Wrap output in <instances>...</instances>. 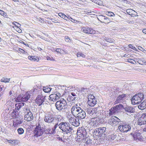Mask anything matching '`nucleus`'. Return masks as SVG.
Returning a JSON list of instances; mask_svg holds the SVG:
<instances>
[{
	"instance_id": "nucleus-37",
	"label": "nucleus",
	"mask_w": 146,
	"mask_h": 146,
	"mask_svg": "<svg viewBox=\"0 0 146 146\" xmlns=\"http://www.w3.org/2000/svg\"><path fill=\"white\" fill-rule=\"evenodd\" d=\"M95 124L96 126L100 124V123L101 122V121L99 118L95 117Z\"/></svg>"
},
{
	"instance_id": "nucleus-32",
	"label": "nucleus",
	"mask_w": 146,
	"mask_h": 146,
	"mask_svg": "<svg viewBox=\"0 0 146 146\" xmlns=\"http://www.w3.org/2000/svg\"><path fill=\"white\" fill-rule=\"evenodd\" d=\"M79 119L78 118H76L74 122L73 123L72 125L75 127L79 126L80 124Z\"/></svg>"
},
{
	"instance_id": "nucleus-7",
	"label": "nucleus",
	"mask_w": 146,
	"mask_h": 146,
	"mask_svg": "<svg viewBox=\"0 0 146 146\" xmlns=\"http://www.w3.org/2000/svg\"><path fill=\"white\" fill-rule=\"evenodd\" d=\"M25 115L24 119L27 121H31L33 119V114L29 108L26 107L24 110Z\"/></svg>"
},
{
	"instance_id": "nucleus-8",
	"label": "nucleus",
	"mask_w": 146,
	"mask_h": 146,
	"mask_svg": "<svg viewBox=\"0 0 146 146\" xmlns=\"http://www.w3.org/2000/svg\"><path fill=\"white\" fill-rule=\"evenodd\" d=\"M106 128L105 127H100L97 128L93 131V133H94V135L96 136L101 137H104L103 135H105L106 133Z\"/></svg>"
},
{
	"instance_id": "nucleus-5",
	"label": "nucleus",
	"mask_w": 146,
	"mask_h": 146,
	"mask_svg": "<svg viewBox=\"0 0 146 146\" xmlns=\"http://www.w3.org/2000/svg\"><path fill=\"white\" fill-rule=\"evenodd\" d=\"M144 99V95L142 93L135 94L131 99L132 103L133 104H138L140 103Z\"/></svg>"
},
{
	"instance_id": "nucleus-44",
	"label": "nucleus",
	"mask_w": 146,
	"mask_h": 146,
	"mask_svg": "<svg viewBox=\"0 0 146 146\" xmlns=\"http://www.w3.org/2000/svg\"><path fill=\"white\" fill-rule=\"evenodd\" d=\"M76 118L73 117H70L69 120L70 123L72 125L73 123H74L75 120H76Z\"/></svg>"
},
{
	"instance_id": "nucleus-39",
	"label": "nucleus",
	"mask_w": 146,
	"mask_h": 146,
	"mask_svg": "<svg viewBox=\"0 0 146 146\" xmlns=\"http://www.w3.org/2000/svg\"><path fill=\"white\" fill-rule=\"evenodd\" d=\"M17 131L19 135H22L24 133V130L23 128H19L17 129Z\"/></svg>"
},
{
	"instance_id": "nucleus-11",
	"label": "nucleus",
	"mask_w": 146,
	"mask_h": 146,
	"mask_svg": "<svg viewBox=\"0 0 146 146\" xmlns=\"http://www.w3.org/2000/svg\"><path fill=\"white\" fill-rule=\"evenodd\" d=\"M30 96L28 93L24 95H21L19 96L15 100L16 102H26L30 98Z\"/></svg>"
},
{
	"instance_id": "nucleus-51",
	"label": "nucleus",
	"mask_w": 146,
	"mask_h": 146,
	"mask_svg": "<svg viewBox=\"0 0 146 146\" xmlns=\"http://www.w3.org/2000/svg\"><path fill=\"white\" fill-rule=\"evenodd\" d=\"M116 137V136L115 135H111L110 141H112L113 140L114 141V139H115Z\"/></svg>"
},
{
	"instance_id": "nucleus-47",
	"label": "nucleus",
	"mask_w": 146,
	"mask_h": 146,
	"mask_svg": "<svg viewBox=\"0 0 146 146\" xmlns=\"http://www.w3.org/2000/svg\"><path fill=\"white\" fill-rule=\"evenodd\" d=\"M84 110L80 107H79V108H78V110L76 113V116H77L80 113L82 112Z\"/></svg>"
},
{
	"instance_id": "nucleus-52",
	"label": "nucleus",
	"mask_w": 146,
	"mask_h": 146,
	"mask_svg": "<svg viewBox=\"0 0 146 146\" xmlns=\"http://www.w3.org/2000/svg\"><path fill=\"white\" fill-rule=\"evenodd\" d=\"M94 2V3H96L97 4H99L100 3L99 1H100V0H90Z\"/></svg>"
},
{
	"instance_id": "nucleus-38",
	"label": "nucleus",
	"mask_w": 146,
	"mask_h": 146,
	"mask_svg": "<svg viewBox=\"0 0 146 146\" xmlns=\"http://www.w3.org/2000/svg\"><path fill=\"white\" fill-rule=\"evenodd\" d=\"M10 81V78H3L1 80V81L5 83L8 82Z\"/></svg>"
},
{
	"instance_id": "nucleus-19",
	"label": "nucleus",
	"mask_w": 146,
	"mask_h": 146,
	"mask_svg": "<svg viewBox=\"0 0 146 146\" xmlns=\"http://www.w3.org/2000/svg\"><path fill=\"white\" fill-rule=\"evenodd\" d=\"M82 30L83 31L86 33L94 34L96 32L93 29L90 28L88 27H83Z\"/></svg>"
},
{
	"instance_id": "nucleus-27",
	"label": "nucleus",
	"mask_w": 146,
	"mask_h": 146,
	"mask_svg": "<svg viewBox=\"0 0 146 146\" xmlns=\"http://www.w3.org/2000/svg\"><path fill=\"white\" fill-rule=\"evenodd\" d=\"M25 103L24 102H20L16 104L15 105L16 109L19 111L21 108L24 106Z\"/></svg>"
},
{
	"instance_id": "nucleus-26",
	"label": "nucleus",
	"mask_w": 146,
	"mask_h": 146,
	"mask_svg": "<svg viewBox=\"0 0 146 146\" xmlns=\"http://www.w3.org/2000/svg\"><path fill=\"white\" fill-rule=\"evenodd\" d=\"M78 106V105L77 104H76L75 106H73L71 109V112L74 115V114H76L77 112V111L78 110V108H79V107H77Z\"/></svg>"
},
{
	"instance_id": "nucleus-33",
	"label": "nucleus",
	"mask_w": 146,
	"mask_h": 146,
	"mask_svg": "<svg viewBox=\"0 0 146 146\" xmlns=\"http://www.w3.org/2000/svg\"><path fill=\"white\" fill-rule=\"evenodd\" d=\"M22 122L23 121L21 120H16L15 121L13 122V125L15 127H17L18 125L21 124Z\"/></svg>"
},
{
	"instance_id": "nucleus-36",
	"label": "nucleus",
	"mask_w": 146,
	"mask_h": 146,
	"mask_svg": "<svg viewBox=\"0 0 146 146\" xmlns=\"http://www.w3.org/2000/svg\"><path fill=\"white\" fill-rule=\"evenodd\" d=\"M58 15L60 17L66 20H67V19L68 18V17L66 16L65 14L62 13H59Z\"/></svg>"
},
{
	"instance_id": "nucleus-57",
	"label": "nucleus",
	"mask_w": 146,
	"mask_h": 146,
	"mask_svg": "<svg viewBox=\"0 0 146 146\" xmlns=\"http://www.w3.org/2000/svg\"><path fill=\"white\" fill-rule=\"evenodd\" d=\"M5 12L4 11L0 9V14H3V13H4Z\"/></svg>"
},
{
	"instance_id": "nucleus-35",
	"label": "nucleus",
	"mask_w": 146,
	"mask_h": 146,
	"mask_svg": "<svg viewBox=\"0 0 146 146\" xmlns=\"http://www.w3.org/2000/svg\"><path fill=\"white\" fill-rule=\"evenodd\" d=\"M55 51L56 52L61 54H66V53L63 50L60 48H57Z\"/></svg>"
},
{
	"instance_id": "nucleus-23",
	"label": "nucleus",
	"mask_w": 146,
	"mask_h": 146,
	"mask_svg": "<svg viewBox=\"0 0 146 146\" xmlns=\"http://www.w3.org/2000/svg\"><path fill=\"white\" fill-rule=\"evenodd\" d=\"M119 112L118 108L116 107L115 106L114 107L112 108L110 110L109 114L110 115H112L114 113H117Z\"/></svg>"
},
{
	"instance_id": "nucleus-10",
	"label": "nucleus",
	"mask_w": 146,
	"mask_h": 146,
	"mask_svg": "<svg viewBox=\"0 0 146 146\" xmlns=\"http://www.w3.org/2000/svg\"><path fill=\"white\" fill-rule=\"evenodd\" d=\"M97 98L93 95L89 94L88 96V103L91 107L94 106L97 103Z\"/></svg>"
},
{
	"instance_id": "nucleus-46",
	"label": "nucleus",
	"mask_w": 146,
	"mask_h": 146,
	"mask_svg": "<svg viewBox=\"0 0 146 146\" xmlns=\"http://www.w3.org/2000/svg\"><path fill=\"white\" fill-rule=\"evenodd\" d=\"M95 117L93 118L92 119L90 123V124L91 125L93 126L95 125Z\"/></svg>"
},
{
	"instance_id": "nucleus-15",
	"label": "nucleus",
	"mask_w": 146,
	"mask_h": 146,
	"mask_svg": "<svg viewBox=\"0 0 146 146\" xmlns=\"http://www.w3.org/2000/svg\"><path fill=\"white\" fill-rule=\"evenodd\" d=\"M97 16L98 20L101 23H108L110 22L109 19L104 15H97Z\"/></svg>"
},
{
	"instance_id": "nucleus-29",
	"label": "nucleus",
	"mask_w": 146,
	"mask_h": 146,
	"mask_svg": "<svg viewBox=\"0 0 146 146\" xmlns=\"http://www.w3.org/2000/svg\"><path fill=\"white\" fill-rule=\"evenodd\" d=\"M62 121H54L53 123L55 124L54 127L52 128V129L53 130L54 132H55V130L56 129L58 126H59V128L60 123L59 124V123L61 122Z\"/></svg>"
},
{
	"instance_id": "nucleus-45",
	"label": "nucleus",
	"mask_w": 146,
	"mask_h": 146,
	"mask_svg": "<svg viewBox=\"0 0 146 146\" xmlns=\"http://www.w3.org/2000/svg\"><path fill=\"white\" fill-rule=\"evenodd\" d=\"M77 56L78 57H82L83 58H85V55L84 54L81 52H78L77 54Z\"/></svg>"
},
{
	"instance_id": "nucleus-20",
	"label": "nucleus",
	"mask_w": 146,
	"mask_h": 146,
	"mask_svg": "<svg viewBox=\"0 0 146 146\" xmlns=\"http://www.w3.org/2000/svg\"><path fill=\"white\" fill-rule=\"evenodd\" d=\"M125 111L129 113H133L135 112V109L132 107L126 106L123 108Z\"/></svg>"
},
{
	"instance_id": "nucleus-58",
	"label": "nucleus",
	"mask_w": 146,
	"mask_h": 146,
	"mask_svg": "<svg viewBox=\"0 0 146 146\" xmlns=\"http://www.w3.org/2000/svg\"><path fill=\"white\" fill-rule=\"evenodd\" d=\"M138 49L141 51H142L143 50H144L142 47L141 46L139 47Z\"/></svg>"
},
{
	"instance_id": "nucleus-31",
	"label": "nucleus",
	"mask_w": 146,
	"mask_h": 146,
	"mask_svg": "<svg viewBox=\"0 0 146 146\" xmlns=\"http://www.w3.org/2000/svg\"><path fill=\"white\" fill-rule=\"evenodd\" d=\"M52 88L49 87L48 86H44L43 88V90L44 92L46 93H48L49 92L51 91Z\"/></svg>"
},
{
	"instance_id": "nucleus-60",
	"label": "nucleus",
	"mask_w": 146,
	"mask_h": 146,
	"mask_svg": "<svg viewBox=\"0 0 146 146\" xmlns=\"http://www.w3.org/2000/svg\"><path fill=\"white\" fill-rule=\"evenodd\" d=\"M66 38V41L69 42V40H70V39L68 37L67 38Z\"/></svg>"
},
{
	"instance_id": "nucleus-22",
	"label": "nucleus",
	"mask_w": 146,
	"mask_h": 146,
	"mask_svg": "<svg viewBox=\"0 0 146 146\" xmlns=\"http://www.w3.org/2000/svg\"><path fill=\"white\" fill-rule=\"evenodd\" d=\"M126 13L128 15H130L131 17H136V15L135 14L137 13L133 10L131 9H128L126 11Z\"/></svg>"
},
{
	"instance_id": "nucleus-59",
	"label": "nucleus",
	"mask_w": 146,
	"mask_h": 146,
	"mask_svg": "<svg viewBox=\"0 0 146 146\" xmlns=\"http://www.w3.org/2000/svg\"><path fill=\"white\" fill-rule=\"evenodd\" d=\"M142 32L145 34H146V29H144L142 30Z\"/></svg>"
},
{
	"instance_id": "nucleus-50",
	"label": "nucleus",
	"mask_w": 146,
	"mask_h": 146,
	"mask_svg": "<svg viewBox=\"0 0 146 146\" xmlns=\"http://www.w3.org/2000/svg\"><path fill=\"white\" fill-rule=\"evenodd\" d=\"M70 101H73L76 100V98L74 96H70L69 97Z\"/></svg>"
},
{
	"instance_id": "nucleus-49",
	"label": "nucleus",
	"mask_w": 146,
	"mask_h": 146,
	"mask_svg": "<svg viewBox=\"0 0 146 146\" xmlns=\"http://www.w3.org/2000/svg\"><path fill=\"white\" fill-rule=\"evenodd\" d=\"M68 18L67 19V20L68 19L70 20L72 22L76 23V22H77V21H75V20L73 19L70 16L68 15Z\"/></svg>"
},
{
	"instance_id": "nucleus-17",
	"label": "nucleus",
	"mask_w": 146,
	"mask_h": 146,
	"mask_svg": "<svg viewBox=\"0 0 146 146\" xmlns=\"http://www.w3.org/2000/svg\"><path fill=\"white\" fill-rule=\"evenodd\" d=\"M138 124L140 125L146 123V113H143L141 116L138 119Z\"/></svg>"
},
{
	"instance_id": "nucleus-3",
	"label": "nucleus",
	"mask_w": 146,
	"mask_h": 146,
	"mask_svg": "<svg viewBox=\"0 0 146 146\" xmlns=\"http://www.w3.org/2000/svg\"><path fill=\"white\" fill-rule=\"evenodd\" d=\"M59 128L62 132L68 134L72 130V126L68 122H61L60 123Z\"/></svg>"
},
{
	"instance_id": "nucleus-63",
	"label": "nucleus",
	"mask_w": 146,
	"mask_h": 146,
	"mask_svg": "<svg viewBox=\"0 0 146 146\" xmlns=\"http://www.w3.org/2000/svg\"><path fill=\"white\" fill-rule=\"evenodd\" d=\"M37 89H36L35 88L34 89V92H36L37 91Z\"/></svg>"
},
{
	"instance_id": "nucleus-21",
	"label": "nucleus",
	"mask_w": 146,
	"mask_h": 146,
	"mask_svg": "<svg viewBox=\"0 0 146 146\" xmlns=\"http://www.w3.org/2000/svg\"><path fill=\"white\" fill-rule=\"evenodd\" d=\"M133 137L134 140L136 141H137V140H140L142 139L141 133L137 132H136L133 134Z\"/></svg>"
},
{
	"instance_id": "nucleus-64",
	"label": "nucleus",
	"mask_w": 146,
	"mask_h": 146,
	"mask_svg": "<svg viewBox=\"0 0 146 146\" xmlns=\"http://www.w3.org/2000/svg\"><path fill=\"white\" fill-rule=\"evenodd\" d=\"M143 130L144 131L146 132V127L143 129Z\"/></svg>"
},
{
	"instance_id": "nucleus-48",
	"label": "nucleus",
	"mask_w": 146,
	"mask_h": 146,
	"mask_svg": "<svg viewBox=\"0 0 146 146\" xmlns=\"http://www.w3.org/2000/svg\"><path fill=\"white\" fill-rule=\"evenodd\" d=\"M107 15L110 17L113 16L115 15L114 14L111 12H108L107 13Z\"/></svg>"
},
{
	"instance_id": "nucleus-62",
	"label": "nucleus",
	"mask_w": 146,
	"mask_h": 146,
	"mask_svg": "<svg viewBox=\"0 0 146 146\" xmlns=\"http://www.w3.org/2000/svg\"><path fill=\"white\" fill-rule=\"evenodd\" d=\"M58 139L59 140V141H63L61 137L60 138V137H59L58 138Z\"/></svg>"
},
{
	"instance_id": "nucleus-43",
	"label": "nucleus",
	"mask_w": 146,
	"mask_h": 146,
	"mask_svg": "<svg viewBox=\"0 0 146 146\" xmlns=\"http://www.w3.org/2000/svg\"><path fill=\"white\" fill-rule=\"evenodd\" d=\"M28 58L29 60L33 61H35L36 60V59L35 58V56H29Z\"/></svg>"
},
{
	"instance_id": "nucleus-13",
	"label": "nucleus",
	"mask_w": 146,
	"mask_h": 146,
	"mask_svg": "<svg viewBox=\"0 0 146 146\" xmlns=\"http://www.w3.org/2000/svg\"><path fill=\"white\" fill-rule=\"evenodd\" d=\"M125 94H122L121 95H120L117 98L116 101H115V103L117 104L118 103H125L126 98Z\"/></svg>"
},
{
	"instance_id": "nucleus-54",
	"label": "nucleus",
	"mask_w": 146,
	"mask_h": 146,
	"mask_svg": "<svg viewBox=\"0 0 146 146\" xmlns=\"http://www.w3.org/2000/svg\"><path fill=\"white\" fill-rule=\"evenodd\" d=\"M15 23H17L18 25H19V26H20L21 25H20L19 23H17L16 22H13V23H12V24H13V25H15V26H17V27H19V26H18V25H16L15 24Z\"/></svg>"
},
{
	"instance_id": "nucleus-2",
	"label": "nucleus",
	"mask_w": 146,
	"mask_h": 146,
	"mask_svg": "<svg viewBox=\"0 0 146 146\" xmlns=\"http://www.w3.org/2000/svg\"><path fill=\"white\" fill-rule=\"evenodd\" d=\"M102 109L101 106H98L94 108H88L86 110V112L92 117H96L99 114H100L101 110Z\"/></svg>"
},
{
	"instance_id": "nucleus-40",
	"label": "nucleus",
	"mask_w": 146,
	"mask_h": 146,
	"mask_svg": "<svg viewBox=\"0 0 146 146\" xmlns=\"http://www.w3.org/2000/svg\"><path fill=\"white\" fill-rule=\"evenodd\" d=\"M115 106H116V107L118 108V110L119 111H120L123 109V108H124L121 104H119L116 105Z\"/></svg>"
},
{
	"instance_id": "nucleus-25",
	"label": "nucleus",
	"mask_w": 146,
	"mask_h": 146,
	"mask_svg": "<svg viewBox=\"0 0 146 146\" xmlns=\"http://www.w3.org/2000/svg\"><path fill=\"white\" fill-rule=\"evenodd\" d=\"M44 132L47 134H52L54 133L52 128H49L44 130Z\"/></svg>"
},
{
	"instance_id": "nucleus-14",
	"label": "nucleus",
	"mask_w": 146,
	"mask_h": 146,
	"mask_svg": "<svg viewBox=\"0 0 146 146\" xmlns=\"http://www.w3.org/2000/svg\"><path fill=\"white\" fill-rule=\"evenodd\" d=\"M46 96H44L42 94L38 95L36 100V103L40 106L42 104L45 99Z\"/></svg>"
},
{
	"instance_id": "nucleus-61",
	"label": "nucleus",
	"mask_w": 146,
	"mask_h": 146,
	"mask_svg": "<svg viewBox=\"0 0 146 146\" xmlns=\"http://www.w3.org/2000/svg\"><path fill=\"white\" fill-rule=\"evenodd\" d=\"M93 66L94 68H96L97 69H99L98 67L94 65V66Z\"/></svg>"
},
{
	"instance_id": "nucleus-41",
	"label": "nucleus",
	"mask_w": 146,
	"mask_h": 146,
	"mask_svg": "<svg viewBox=\"0 0 146 146\" xmlns=\"http://www.w3.org/2000/svg\"><path fill=\"white\" fill-rule=\"evenodd\" d=\"M79 90L82 92H84L86 93L88 92V89L87 88H81V89Z\"/></svg>"
},
{
	"instance_id": "nucleus-42",
	"label": "nucleus",
	"mask_w": 146,
	"mask_h": 146,
	"mask_svg": "<svg viewBox=\"0 0 146 146\" xmlns=\"http://www.w3.org/2000/svg\"><path fill=\"white\" fill-rule=\"evenodd\" d=\"M104 39H105L106 41L108 42L111 43L113 42V40L112 39L108 37H105L104 38Z\"/></svg>"
},
{
	"instance_id": "nucleus-28",
	"label": "nucleus",
	"mask_w": 146,
	"mask_h": 146,
	"mask_svg": "<svg viewBox=\"0 0 146 146\" xmlns=\"http://www.w3.org/2000/svg\"><path fill=\"white\" fill-rule=\"evenodd\" d=\"M136 61L137 62L141 65H143L146 64L145 61L143 58L140 59H136Z\"/></svg>"
},
{
	"instance_id": "nucleus-34",
	"label": "nucleus",
	"mask_w": 146,
	"mask_h": 146,
	"mask_svg": "<svg viewBox=\"0 0 146 146\" xmlns=\"http://www.w3.org/2000/svg\"><path fill=\"white\" fill-rule=\"evenodd\" d=\"M136 59H132L129 58L127 59V62H129L131 63L134 64H137V62H136Z\"/></svg>"
},
{
	"instance_id": "nucleus-24",
	"label": "nucleus",
	"mask_w": 146,
	"mask_h": 146,
	"mask_svg": "<svg viewBox=\"0 0 146 146\" xmlns=\"http://www.w3.org/2000/svg\"><path fill=\"white\" fill-rule=\"evenodd\" d=\"M86 114L84 111H83L82 112L80 113L77 116V118L78 119H83L86 117Z\"/></svg>"
},
{
	"instance_id": "nucleus-18",
	"label": "nucleus",
	"mask_w": 146,
	"mask_h": 146,
	"mask_svg": "<svg viewBox=\"0 0 146 146\" xmlns=\"http://www.w3.org/2000/svg\"><path fill=\"white\" fill-rule=\"evenodd\" d=\"M60 95L59 93L52 94L50 95L48 99L51 101H55L59 99Z\"/></svg>"
},
{
	"instance_id": "nucleus-1",
	"label": "nucleus",
	"mask_w": 146,
	"mask_h": 146,
	"mask_svg": "<svg viewBox=\"0 0 146 146\" xmlns=\"http://www.w3.org/2000/svg\"><path fill=\"white\" fill-rule=\"evenodd\" d=\"M44 120L48 123H53L54 121H63V117L60 115H54L51 113H48L45 115Z\"/></svg>"
},
{
	"instance_id": "nucleus-16",
	"label": "nucleus",
	"mask_w": 146,
	"mask_h": 146,
	"mask_svg": "<svg viewBox=\"0 0 146 146\" xmlns=\"http://www.w3.org/2000/svg\"><path fill=\"white\" fill-rule=\"evenodd\" d=\"M120 121V120L116 117H112L108 121V123L111 125H117L118 124Z\"/></svg>"
},
{
	"instance_id": "nucleus-55",
	"label": "nucleus",
	"mask_w": 146,
	"mask_h": 146,
	"mask_svg": "<svg viewBox=\"0 0 146 146\" xmlns=\"http://www.w3.org/2000/svg\"><path fill=\"white\" fill-rule=\"evenodd\" d=\"M127 23L129 24H133V21L127 20Z\"/></svg>"
},
{
	"instance_id": "nucleus-56",
	"label": "nucleus",
	"mask_w": 146,
	"mask_h": 146,
	"mask_svg": "<svg viewBox=\"0 0 146 146\" xmlns=\"http://www.w3.org/2000/svg\"><path fill=\"white\" fill-rule=\"evenodd\" d=\"M71 94L73 96L75 97L76 96V94L74 92H72Z\"/></svg>"
},
{
	"instance_id": "nucleus-9",
	"label": "nucleus",
	"mask_w": 146,
	"mask_h": 146,
	"mask_svg": "<svg viewBox=\"0 0 146 146\" xmlns=\"http://www.w3.org/2000/svg\"><path fill=\"white\" fill-rule=\"evenodd\" d=\"M44 131V129L38 124V125L36 126L34 131V136L37 137L40 136L43 133Z\"/></svg>"
},
{
	"instance_id": "nucleus-53",
	"label": "nucleus",
	"mask_w": 146,
	"mask_h": 146,
	"mask_svg": "<svg viewBox=\"0 0 146 146\" xmlns=\"http://www.w3.org/2000/svg\"><path fill=\"white\" fill-rule=\"evenodd\" d=\"M129 48H131L134 50H136V48L135 47L132 46V45L131 44H130L129 45Z\"/></svg>"
},
{
	"instance_id": "nucleus-4",
	"label": "nucleus",
	"mask_w": 146,
	"mask_h": 146,
	"mask_svg": "<svg viewBox=\"0 0 146 146\" xmlns=\"http://www.w3.org/2000/svg\"><path fill=\"white\" fill-rule=\"evenodd\" d=\"M86 132L85 128L83 127H79L77 131V135L80 137L83 138L84 142L88 143V139L86 136Z\"/></svg>"
},
{
	"instance_id": "nucleus-6",
	"label": "nucleus",
	"mask_w": 146,
	"mask_h": 146,
	"mask_svg": "<svg viewBox=\"0 0 146 146\" xmlns=\"http://www.w3.org/2000/svg\"><path fill=\"white\" fill-rule=\"evenodd\" d=\"M66 101L64 99H62L56 102L55 106L56 109L58 111H61L66 108Z\"/></svg>"
},
{
	"instance_id": "nucleus-12",
	"label": "nucleus",
	"mask_w": 146,
	"mask_h": 146,
	"mask_svg": "<svg viewBox=\"0 0 146 146\" xmlns=\"http://www.w3.org/2000/svg\"><path fill=\"white\" fill-rule=\"evenodd\" d=\"M118 129L121 132H125L129 131L131 129V127L129 124L120 125L118 126Z\"/></svg>"
},
{
	"instance_id": "nucleus-30",
	"label": "nucleus",
	"mask_w": 146,
	"mask_h": 146,
	"mask_svg": "<svg viewBox=\"0 0 146 146\" xmlns=\"http://www.w3.org/2000/svg\"><path fill=\"white\" fill-rule=\"evenodd\" d=\"M138 108L141 110L143 109L146 108V102H143L138 106Z\"/></svg>"
}]
</instances>
